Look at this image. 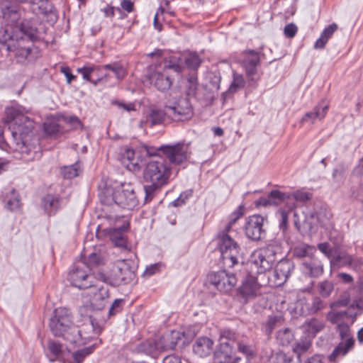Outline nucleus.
Wrapping results in <instances>:
<instances>
[{"label":"nucleus","instance_id":"f257e3e1","mask_svg":"<svg viewBox=\"0 0 363 363\" xmlns=\"http://www.w3.org/2000/svg\"><path fill=\"white\" fill-rule=\"evenodd\" d=\"M26 11L20 4L11 0L0 1V17L6 23L0 29V43L13 53L16 61L28 65L40 57V51L35 43L41 39L35 24L26 19Z\"/></svg>","mask_w":363,"mask_h":363},{"label":"nucleus","instance_id":"f03ea898","mask_svg":"<svg viewBox=\"0 0 363 363\" xmlns=\"http://www.w3.org/2000/svg\"><path fill=\"white\" fill-rule=\"evenodd\" d=\"M276 253L274 246L270 244L263 250L255 251L246 263L241 262L238 265L241 266L238 277L242 279L239 291L245 299L256 297L259 294L261 286L267 284L265 273L271 268L274 261L273 258L267 257Z\"/></svg>","mask_w":363,"mask_h":363},{"label":"nucleus","instance_id":"7ed1b4c3","mask_svg":"<svg viewBox=\"0 0 363 363\" xmlns=\"http://www.w3.org/2000/svg\"><path fill=\"white\" fill-rule=\"evenodd\" d=\"M28 111L23 106L16 105L6 109V122L11 133V145L14 151L26 152V137L32 133L33 121L26 116Z\"/></svg>","mask_w":363,"mask_h":363},{"label":"nucleus","instance_id":"20e7f679","mask_svg":"<svg viewBox=\"0 0 363 363\" xmlns=\"http://www.w3.org/2000/svg\"><path fill=\"white\" fill-rule=\"evenodd\" d=\"M233 224L228 222L223 231L218 234V248L220 252L223 264L228 267L239 264L241 258L240 247L229 235Z\"/></svg>","mask_w":363,"mask_h":363},{"label":"nucleus","instance_id":"39448f33","mask_svg":"<svg viewBox=\"0 0 363 363\" xmlns=\"http://www.w3.org/2000/svg\"><path fill=\"white\" fill-rule=\"evenodd\" d=\"M172 171V167L162 156L152 157L145 164L143 179L147 182L165 186L170 181Z\"/></svg>","mask_w":363,"mask_h":363},{"label":"nucleus","instance_id":"423d86ee","mask_svg":"<svg viewBox=\"0 0 363 363\" xmlns=\"http://www.w3.org/2000/svg\"><path fill=\"white\" fill-rule=\"evenodd\" d=\"M102 330V326L90 316L88 321L81 327L72 328V333L67 335V340L74 344L84 345L90 340L97 338Z\"/></svg>","mask_w":363,"mask_h":363},{"label":"nucleus","instance_id":"0eeeda50","mask_svg":"<svg viewBox=\"0 0 363 363\" xmlns=\"http://www.w3.org/2000/svg\"><path fill=\"white\" fill-rule=\"evenodd\" d=\"M179 338V333L172 331L170 334L164 335L162 337V345H160V342L157 343L153 340H147L140 342L136 347L135 351L138 353H143L156 359L159 354V348H161L162 350H174Z\"/></svg>","mask_w":363,"mask_h":363},{"label":"nucleus","instance_id":"6e6552de","mask_svg":"<svg viewBox=\"0 0 363 363\" xmlns=\"http://www.w3.org/2000/svg\"><path fill=\"white\" fill-rule=\"evenodd\" d=\"M73 324L70 311L65 308H56L50 320V328L55 336L63 337L67 340V335L72 333Z\"/></svg>","mask_w":363,"mask_h":363},{"label":"nucleus","instance_id":"1a4fd4ad","mask_svg":"<svg viewBox=\"0 0 363 363\" xmlns=\"http://www.w3.org/2000/svg\"><path fill=\"white\" fill-rule=\"evenodd\" d=\"M162 157L170 166H179L186 162L190 157L188 144L177 143L174 145H163L159 147Z\"/></svg>","mask_w":363,"mask_h":363},{"label":"nucleus","instance_id":"9d476101","mask_svg":"<svg viewBox=\"0 0 363 363\" xmlns=\"http://www.w3.org/2000/svg\"><path fill=\"white\" fill-rule=\"evenodd\" d=\"M167 117L174 121L190 120L194 116V108L187 97L181 96L166 104Z\"/></svg>","mask_w":363,"mask_h":363},{"label":"nucleus","instance_id":"9b49d317","mask_svg":"<svg viewBox=\"0 0 363 363\" xmlns=\"http://www.w3.org/2000/svg\"><path fill=\"white\" fill-rule=\"evenodd\" d=\"M130 260L122 259L115 262L108 277L109 283L113 286L128 284L135 277Z\"/></svg>","mask_w":363,"mask_h":363},{"label":"nucleus","instance_id":"f8f14e48","mask_svg":"<svg viewBox=\"0 0 363 363\" xmlns=\"http://www.w3.org/2000/svg\"><path fill=\"white\" fill-rule=\"evenodd\" d=\"M90 267L83 262L74 264L68 274V281L70 284L80 289H85L93 285V277L90 274Z\"/></svg>","mask_w":363,"mask_h":363},{"label":"nucleus","instance_id":"ddd939ff","mask_svg":"<svg viewBox=\"0 0 363 363\" xmlns=\"http://www.w3.org/2000/svg\"><path fill=\"white\" fill-rule=\"evenodd\" d=\"M147 79L150 84L160 91L164 92L168 91L174 79V74L165 72L162 67L150 66L148 68V73L146 75Z\"/></svg>","mask_w":363,"mask_h":363},{"label":"nucleus","instance_id":"4468645a","mask_svg":"<svg viewBox=\"0 0 363 363\" xmlns=\"http://www.w3.org/2000/svg\"><path fill=\"white\" fill-rule=\"evenodd\" d=\"M238 273H229L225 270L211 272L208 274L209 283L223 293L232 290L238 281Z\"/></svg>","mask_w":363,"mask_h":363},{"label":"nucleus","instance_id":"2eb2a0df","mask_svg":"<svg viewBox=\"0 0 363 363\" xmlns=\"http://www.w3.org/2000/svg\"><path fill=\"white\" fill-rule=\"evenodd\" d=\"M337 330L342 339V342L338 344L328 357L330 362H334L340 355H345L353 347L354 343V339L351 337L347 323H342L338 324Z\"/></svg>","mask_w":363,"mask_h":363},{"label":"nucleus","instance_id":"dca6fc26","mask_svg":"<svg viewBox=\"0 0 363 363\" xmlns=\"http://www.w3.org/2000/svg\"><path fill=\"white\" fill-rule=\"evenodd\" d=\"M266 220L260 215H252L249 216L245 221L244 231L246 237L252 241H259L264 238L266 230L264 228V223Z\"/></svg>","mask_w":363,"mask_h":363},{"label":"nucleus","instance_id":"f3484780","mask_svg":"<svg viewBox=\"0 0 363 363\" xmlns=\"http://www.w3.org/2000/svg\"><path fill=\"white\" fill-rule=\"evenodd\" d=\"M293 269L294 265L291 261L281 259L276 264L273 271L266 276V281L271 282L274 286H281L286 281Z\"/></svg>","mask_w":363,"mask_h":363},{"label":"nucleus","instance_id":"a211bd4d","mask_svg":"<svg viewBox=\"0 0 363 363\" xmlns=\"http://www.w3.org/2000/svg\"><path fill=\"white\" fill-rule=\"evenodd\" d=\"M363 310V302L356 301L355 305L353 303L345 311H330L327 315L328 320L334 324H340L348 321L353 323L357 315L361 314Z\"/></svg>","mask_w":363,"mask_h":363},{"label":"nucleus","instance_id":"6ab92c4d","mask_svg":"<svg viewBox=\"0 0 363 363\" xmlns=\"http://www.w3.org/2000/svg\"><path fill=\"white\" fill-rule=\"evenodd\" d=\"M116 206L122 208L133 210L138 206V196L130 184L123 185L122 189H117L116 194Z\"/></svg>","mask_w":363,"mask_h":363},{"label":"nucleus","instance_id":"aec40b11","mask_svg":"<svg viewBox=\"0 0 363 363\" xmlns=\"http://www.w3.org/2000/svg\"><path fill=\"white\" fill-rule=\"evenodd\" d=\"M304 330L307 332V335L296 342L293 351L299 357L301 354L305 353L311 346V339L314 337L318 333V321L316 319H311L306 321L303 325Z\"/></svg>","mask_w":363,"mask_h":363},{"label":"nucleus","instance_id":"412c9836","mask_svg":"<svg viewBox=\"0 0 363 363\" xmlns=\"http://www.w3.org/2000/svg\"><path fill=\"white\" fill-rule=\"evenodd\" d=\"M235 333L225 330L220 337V345L214 352V357L218 363H227L232 354V347L228 340L234 339Z\"/></svg>","mask_w":363,"mask_h":363},{"label":"nucleus","instance_id":"4be33fe9","mask_svg":"<svg viewBox=\"0 0 363 363\" xmlns=\"http://www.w3.org/2000/svg\"><path fill=\"white\" fill-rule=\"evenodd\" d=\"M140 155L139 147L134 150L125 147L121 153V162L127 169L131 172L138 171L142 162Z\"/></svg>","mask_w":363,"mask_h":363},{"label":"nucleus","instance_id":"5701e85b","mask_svg":"<svg viewBox=\"0 0 363 363\" xmlns=\"http://www.w3.org/2000/svg\"><path fill=\"white\" fill-rule=\"evenodd\" d=\"M260 52L254 50L244 51L245 58L242 61L243 67L246 74L250 80H255V75L257 74V66L260 63Z\"/></svg>","mask_w":363,"mask_h":363},{"label":"nucleus","instance_id":"b1692460","mask_svg":"<svg viewBox=\"0 0 363 363\" xmlns=\"http://www.w3.org/2000/svg\"><path fill=\"white\" fill-rule=\"evenodd\" d=\"M165 116H167L166 106L164 107V110L156 106H152L148 110L145 120L140 121V126L141 128H144L147 126L153 127L155 125H160L164 121Z\"/></svg>","mask_w":363,"mask_h":363},{"label":"nucleus","instance_id":"393cba45","mask_svg":"<svg viewBox=\"0 0 363 363\" xmlns=\"http://www.w3.org/2000/svg\"><path fill=\"white\" fill-rule=\"evenodd\" d=\"M129 227V222L125 221L121 226L110 230V239L115 246L123 249L127 248V239L124 233Z\"/></svg>","mask_w":363,"mask_h":363},{"label":"nucleus","instance_id":"a878e982","mask_svg":"<svg viewBox=\"0 0 363 363\" xmlns=\"http://www.w3.org/2000/svg\"><path fill=\"white\" fill-rule=\"evenodd\" d=\"M162 69L168 73L173 72L175 76H179L182 74L184 69V58L172 55L166 58L164 61V66Z\"/></svg>","mask_w":363,"mask_h":363},{"label":"nucleus","instance_id":"bb28decb","mask_svg":"<svg viewBox=\"0 0 363 363\" xmlns=\"http://www.w3.org/2000/svg\"><path fill=\"white\" fill-rule=\"evenodd\" d=\"M213 342L207 337H201L196 340L193 346L194 352L201 357L208 356L213 350Z\"/></svg>","mask_w":363,"mask_h":363},{"label":"nucleus","instance_id":"cd10ccee","mask_svg":"<svg viewBox=\"0 0 363 363\" xmlns=\"http://www.w3.org/2000/svg\"><path fill=\"white\" fill-rule=\"evenodd\" d=\"M102 69L101 66L92 65V66H84L77 69V72L82 75L84 79L92 83L96 86L99 83L103 80L102 77H94V74L98 71Z\"/></svg>","mask_w":363,"mask_h":363},{"label":"nucleus","instance_id":"c85d7f7f","mask_svg":"<svg viewBox=\"0 0 363 363\" xmlns=\"http://www.w3.org/2000/svg\"><path fill=\"white\" fill-rule=\"evenodd\" d=\"M296 313L300 314H306L311 313H316L318 311V301L317 297L313 298L311 307L309 303H304V300L299 299L296 302V306L293 308Z\"/></svg>","mask_w":363,"mask_h":363},{"label":"nucleus","instance_id":"c756f323","mask_svg":"<svg viewBox=\"0 0 363 363\" xmlns=\"http://www.w3.org/2000/svg\"><path fill=\"white\" fill-rule=\"evenodd\" d=\"M109 296L108 290L103 286L98 288L94 292L91 303L94 308L101 309L105 305V301Z\"/></svg>","mask_w":363,"mask_h":363},{"label":"nucleus","instance_id":"7c9ffc66","mask_svg":"<svg viewBox=\"0 0 363 363\" xmlns=\"http://www.w3.org/2000/svg\"><path fill=\"white\" fill-rule=\"evenodd\" d=\"M45 211L50 216L54 214L60 206V199L51 194L46 195L43 199Z\"/></svg>","mask_w":363,"mask_h":363},{"label":"nucleus","instance_id":"2f4dec72","mask_svg":"<svg viewBox=\"0 0 363 363\" xmlns=\"http://www.w3.org/2000/svg\"><path fill=\"white\" fill-rule=\"evenodd\" d=\"M294 333L289 328L279 329L276 334V340L281 346H289L294 340Z\"/></svg>","mask_w":363,"mask_h":363},{"label":"nucleus","instance_id":"473e14b6","mask_svg":"<svg viewBox=\"0 0 363 363\" xmlns=\"http://www.w3.org/2000/svg\"><path fill=\"white\" fill-rule=\"evenodd\" d=\"M62 354V345L60 342L50 340L48 342V348L45 350V354L50 362L55 361Z\"/></svg>","mask_w":363,"mask_h":363},{"label":"nucleus","instance_id":"72a5a7b5","mask_svg":"<svg viewBox=\"0 0 363 363\" xmlns=\"http://www.w3.org/2000/svg\"><path fill=\"white\" fill-rule=\"evenodd\" d=\"M117 189L107 187L99 192V197L101 203L107 206L116 205V194Z\"/></svg>","mask_w":363,"mask_h":363},{"label":"nucleus","instance_id":"f704fd0d","mask_svg":"<svg viewBox=\"0 0 363 363\" xmlns=\"http://www.w3.org/2000/svg\"><path fill=\"white\" fill-rule=\"evenodd\" d=\"M95 345V344H93L91 346L74 352L72 354V359L69 363H82L85 358L94 351Z\"/></svg>","mask_w":363,"mask_h":363},{"label":"nucleus","instance_id":"c9c22d12","mask_svg":"<svg viewBox=\"0 0 363 363\" xmlns=\"http://www.w3.org/2000/svg\"><path fill=\"white\" fill-rule=\"evenodd\" d=\"M102 69L111 71L118 81L123 80L127 75L126 69L119 62H113L101 66Z\"/></svg>","mask_w":363,"mask_h":363},{"label":"nucleus","instance_id":"e433bc0d","mask_svg":"<svg viewBox=\"0 0 363 363\" xmlns=\"http://www.w3.org/2000/svg\"><path fill=\"white\" fill-rule=\"evenodd\" d=\"M330 264L337 267H350L351 264V255L346 252H337L331 260Z\"/></svg>","mask_w":363,"mask_h":363},{"label":"nucleus","instance_id":"4c0bfd02","mask_svg":"<svg viewBox=\"0 0 363 363\" xmlns=\"http://www.w3.org/2000/svg\"><path fill=\"white\" fill-rule=\"evenodd\" d=\"M284 320L283 316L281 315H269L264 325V333L267 335H270L274 329L280 325Z\"/></svg>","mask_w":363,"mask_h":363},{"label":"nucleus","instance_id":"58836bf2","mask_svg":"<svg viewBox=\"0 0 363 363\" xmlns=\"http://www.w3.org/2000/svg\"><path fill=\"white\" fill-rule=\"evenodd\" d=\"M268 196L270 199V201L272 206H277L282 203L284 201L291 199L290 194L282 192L279 190L274 189L272 190Z\"/></svg>","mask_w":363,"mask_h":363},{"label":"nucleus","instance_id":"ea45409f","mask_svg":"<svg viewBox=\"0 0 363 363\" xmlns=\"http://www.w3.org/2000/svg\"><path fill=\"white\" fill-rule=\"evenodd\" d=\"M337 29V25L335 23L330 24L325 28L319 37V49L325 47L328 40L333 36Z\"/></svg>","mask_w":363,"mask_h":363},{"label":"nucleus","instance_id":"a19ab883","mask_svg":"<svg viewBox=\"0 0 363 363\" xmlns=\"http://www.w3.org/2000/svg\"><path fill=\"white\" fill-rule=\"evenodd\" d=\"M150 185L144 186L145 201L150 202L155 196L158 191L164 185H157L155 182H150Z\"/></svg>","mask_w":363,"mask_h":363},{"label":"nucleus","instance_id":"79ce46f5","mask_svg":"<svg viewBox=\"0 0 363 363\" xmlns=\"http://www.w3.org/2000/svg\"><path fill=\"white\" fill-rule=\"evenodd\" d=\"M20 4H30V5L37 6L42 13H47L50 10V4L49 0H15Z\"/></svg>","mask_w":363,"mask_h":363},{"label":"nucleus","instance_id":"37998d69","mask_svg":"<svg viewBox=\"0 0 363 363\" xmlns=\"http://www.w3.org/2000/svg\"><path fill=\"white\" fill-rule=\"evenodd\" d=\"M60 172L65 179H73L79 175V165L77 163H74L71 165L65 166L61 168Z\"/></svg>","mask_w":363,"mask_h":363},{"label":"nucleus","instance_id":"c03bdc74","mask_svg":"<svg viewBox=\"0 0 363 363\" xmlns=\"http://www.w3.org/2000/svg\"><path fill=\"white\" fill-rule=\"evenodd\" d=\"M198 89V79L196 73L189 75L186 85V92L188 96H194Z\"/></svg>","mask_w":363,"mask_h":363},{"label":"nucleus","instance_id":"a18cd8bd","mask_svg":"<svg viewBox=\"0 0 363 363\" xmlns=\"http://www.w3.org/2000/svg\"><path fill=\"white\" fill-rule=\"evenodd\" d=\"M45 132L50 136H57L62 133L60 125L55 121H47L44 123Z\"/></svg>","mask_w":363,"mask_h":363},{"label":"nucleus","instance_id":"49530a36","mask_svg":"<svg viewBox=\"0 0 363 363\" xmlns=\"http://www.w3.org/2000/svg\"><path fill=\"white\" fill-rule=\"evenodd\" d=\"M21 201L17 195L15 194L14 189L12 190V195L10 198L6 199V207L10 211H16L20 208Z\"/></svg>","mask_w":363,"mask_h":363},{"label":"nucleus","instance_id":"de8ad7c7","mask_svg":"<svg viewBox=\"0 0 363 363\" xmlns=\"http://www.w3.org/2000/svg\"><path fill=\"white\" fill-rule=\"evenodd\" d=\"M245 84L244 77L240 74H234L233 81L229 87V91L232 93L235 92L238 89L243 88Z\"/></svg>","mask_w":363,"mask_h":363},{"label":"nucleus","instance_id":"09e8293b","mask_svg":"<svg viewBox=\"0 0 363 363\" xmlns=\"http://www.w3.org/2000/svg\"><path fill=\"white\" fill-rule=\"evenodd\" d=\"M125 301L123 298L116 299L108 310V317L116 315L121 313L123 308Z\"/></svg>","mask_w":363,"mask_h":363},{"label":"nucleus","instance_id":"8fccbe9b","mask_svg":"<svg viewBox=\"0 0 363 363\" xmlns=\"http://www.w3.org/2000/svg\"><path fill=\"white\" fill-rule=\"evenodd\" d=\"M184 65L189 68L196 69L201 65V59L196 54H191L186 58L184 59Z\"/></svg>","mask_w":363,"mask_h":363},{"label":"nucleus","instance_id":"3c124183","mask_svg":"<svg viewBox=\"0 0 363 363\" xmlns=\"http://www.w3.org/2000/svg\"><path fill=\"white\" fill-rule=\"evenodd\" d=\"M111 104L128 113L136 111L135 104L133 102L126 103L124 101L114 100L111 101Z\"/></svg>","mask_w":363,"mask_h":363},{"label":"nucleus","instance_id":"603ef678","mask_svg":"<svg viewBox=\"0 0 363 363\" xmlns=\"http://www.w3.org/2000/svg\"><path fill=\"white\" fill-rule=\"evenodd\" d=\"M140 154H145L147 156L159 157V154L161 153V150L158 147L148 146L147 145H143L139 147Z\"/></svg>","mask_w":363,"mask_h":363},{"label":"nucleus","instance_id":"864d4df0","mask_svg":"<svg viewBox=\"0 0 363 363\" xmlns=\"http://www.w3.org/2000/svg\"><path fill=\"white\" fill-rule=\"evenodd\" d=\"M193 195V191L191 189L186 190L182 192L179 196L174 200L172 203L174 206H179L184 204L186 201L191 198Z\"/></svg>","mask_w":363,"mask_h":363},{"label":"nucleus","instance_id":"5fc2aeb1","mask_svg":"<svg viewBox=\"0 0 363 363\" xmlns=\"http://www.w3.org/2000/svg\"><path fill=\"white\" fill-rule=\"evenodd\" d=\"M278 213L280 216L279 228L282 231L283 233H285V232L287 230L289 213L286 210H284V209H280L278 211Z\"/></svg>","mask_w":363,"mask_h":363},{"label":"nucleus","instance_id":"6e6d98bb","mask_svg":"<svg viewBox=\"0 0 363 363\" xmlns=\"http://www.w3.org/2000/svg\"><path fill=\"white\" fill-rule=\"evenodd\" d=\"M333 290V284L328 281H323L319 285V294L323 296H328Z\"/></svg>","mask_w":363,"mask_h":363},{"label":"nucleus","instance_id":"4d7b16f0","mask_svg":"<svg viewBox=\"0 0 363 363\" xmlns=\"http://www.w3.org/2000/svg\"><path fill=\"white\" fill-rule=\"evenodd\" d=\"M319 250L323 252L330 259V261L337 253V251L326 242L319 244Z\"/></svg>","mask_w":363,"mask_h":363},{"label":"nucleus","instance_id":"13d9d810","mask_svg":"<svg viewBox=\"0 0 363 363\" xmlns=\"http://www.w3.org/2000/svg\"><path fill=\"white\" fill-rule=\"evenodd\" d=\"M291 198L294 199L298 201H306L311 199L310 194L303 191H296L292 194H290Z\"/></svg>","mask_w":363,"mask_h":363},{"label":"nucleus","instance_id":"bf43d9fd","mask_svg":"<svg viewBox=\"0 0 363 363\" xmlns=\"http://www.w3.org/2000/svg\"><path fill=\"white\" fill-rule=\"evenodd\" d=\"M238 350L240 352L243 353L246 355V357L250 358V357L254 356V351L251 346L245 344L242 342H239L238 343Z\"/></svg>","mask_w":363,"mask_h":363},{"label":"nucleus","instance_id":"052dcab7","mask_svg":"<svg viewBox=\"0 0 363 363\" xmlns=\"http://www.w3.org/2000/svg\"><path fill=\"white\" fill-rule=\"evenodd\" d=\"M298 32V27L296 24L291 23L285 26L284 34L286 38H294Z\"/></svg>","mask_w":363,"mask_h":363},{"label":"nucleus","instance_id":"680f3d73","mask_svg":"<svg viewBox=\"0 0 363 363\" xmlns=\"http://www.w3.org/2000/svg\"><path fill=\"white\" fill-rule=\"evenodd\" d=\"M362 266H363V257L351 255L350 267L354 270H358Z\"/></svg>","mask_w":363,"mask_h":363},{"label":"nucleus","instance_id":"e2e57ef3","mask_svg":"<svg viewBox=\"0 0 363 363\" xmlns=\"http://www.w3.org/2000/svg\"><path fill=\"white\" fill-rule=\"evenodd\" d=\"M312 250V248L309 246H303L296 248L295 254L298 257H307L309 255L310 251Z\"/></svg>","mask_w":363,"mask_h":363},{"label":"nucleus","instance_id":"0e129e2a","mask_svg":"<svg viewBox=\"0 0 363 363\" xmlns=\"http://www.w3.org/2000/svg\"><path fill=\"white\" fill-rule=\"evenodd\" d=\"M115 11L121 12V9L118 7L115 8L113 6H106L102 9V11L104 13L106 17L113 18L115 15Z\"/></svg>","mask_w":363,"mask_h":363},{"label":"nucleus","instance_id":"69168bd1","mask_svg":"<svg viewBox=\"0 0 363 363\" xmlns=\"http://www.w3.org/2000/svg\"><path fill=\"white\" fill-rule=\"evenodd\" d=\"M121 9L128 13H131L134 11V4L131 0H122L121 2Z\"/></svg>","mask_w":363,"mask_h":363},{"label":"nucleus","instance_id":"338daca9","mask_svg":"<svg viewBox=\"0 0 363 363\" xmlns=\"http://www.w3.org/2000/svg\"><path fill=\"white\" fill-rule=\"evenodd\" d=\"M242 216L243 213L240 207L238 209L230 214L228 222L234 225L237 220H239Z\"/></svg>","mask_w":363,"mask_h":363},{"label":"nucleus","instance_id":"774afa93","mask_svg":"<svg viewBox=\"0 0 363 363\" xmlns=\"http://www.w3.org/2000/svg\"><path fill=\"white\" fill-rule=\"evenodd\" d=\"M163 363H182V359L178 355L169 354L164 357Z\"/></svg>","mask_w":363,"mask_h":363}]
</instances>
